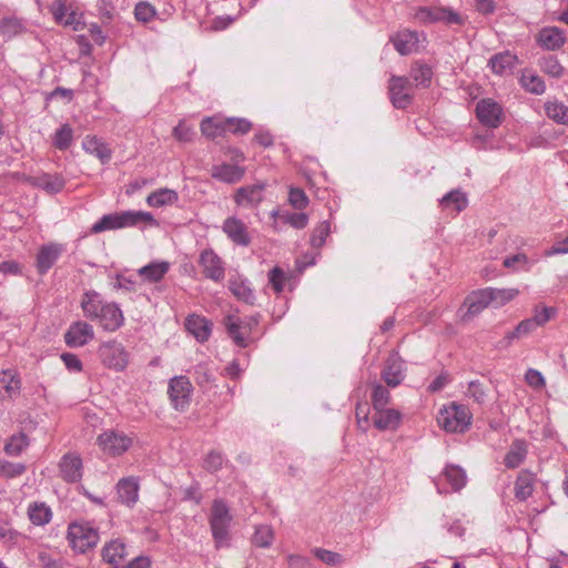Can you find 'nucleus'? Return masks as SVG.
<instances>
[{
    "instance_id": "1",
    "label": "nucleus",
    "mask_w": 568,
    "mask_h": 568,
    "mask_svg": "<svg viewBox=\"0 0 568 568\" xmlns=\"http://www.w3.org/2000/svg\"><path fill=\"white\" fill-rule=\"evenodd\" d=\"M141 224L159 226V222L154 219L152 213L129 210L103 215L92 225L91 233L98 234L105 231L135 227Z\"/></svg>"
},
{
    "instance_id": "2",
    "label": "nucleus",
    "mask_w": 568,
    "mask_h": 568,
    "mask_svg": "<svg viewBox=\"0 0 568 568\" xmlns=\"http://www.w3.org/2000/svg\"><path fill=\"white\" fill-rule=\"evenodd\" d=\"M473 414L463 404L452 402L444 405L437 414V423L447 433H465L469 429Z\"/></svg>"
},
{
    "instance_id": "3",
    "label": "nucleus",
    "mask_w": 568,
    "mask_h": 568,
    "mask_svg": "<svg viewBox=\"0 0 568 568\" xmlns=\"http://www.w3.org/2000/svg\"><path fill=\"white\" fill-rule=\"evenodd\" d=\"M233 516L230 507L222 499H215L212 504L209 524L216 548L230 546V527Z\"/></svg>"
},
{
    "instance_id": "4",
    "label": "nucleus",
    "mask_w": 568,
    "mask_h": 568,
    "mask_svg": "<svg viewBox=\"0 0 568 568\" xmlns=\"http://www.w3.org/2000/svg\"><path fill=\"white\" fill-rule=\"evenodd\" d=\"M67 537L71 548L81 554L95 547L99 541L98 529L88 521L71 523Z\"/></svg>"
},
{
    "instance_id": "5",
    "label": "nucleus",
    "mask_w": 568,
    "mask_h": 568,
    "mask_svg": "<svg viewBox=\"0 0 568 568\" xmlns=\"http://www.w3.org/2000/svg\"><path fill=\"white\" fill-rule=\"evenodd\" d=\"M415 19L424 24L444 22L446 24H462V17L446 7H419L414 14Z\"/></svg>"
},
{
    "instance_id": "6",
    "label": "nucleus",
    "mask_w": 568,
    "mask_h": 568,
    "mask_svg": "<svg viewBox=\"0 0 568 568\" xmlns=\"http://www.w3.org/2000/svg\"><path fill=\"white\" fill-rule=\"evenodd\" d=\"M97 443L105 455L115 457L124 454L133 440L124 433L106 430L99 435Z\"/></svg>"
},
{
    "instance_id": "7",
    "label": "nucleus",
    "mask_w": 568,
    "mask_h": 568,
    "mask_svg": "<svg viewBox=\"0 0 568 568\" xmlns=\"http://www.w3.org/2000/svg\"><path fill=\"white\" fill-rule=\"evenodd\" d=\"M193 386L185 376H175L170 379L168 394L171 404L176 410L184 412L191 402Z\"/></svg>"
},
{
    "instance_id": "8",
    "label": "nucleus",
    "mask_w": 568,
    "mask_h": 568,
    "mask_svg": "<svg viewBox=\"0 0 568 568\" xmlns=\"http://www.w3.org/2000/svg\"><path fill=\"white\" fill-rule=\"evenodd\" d=\"M224 325L234 343L244 347L250 332L257 325V320L255 317L241 318L235 314H229L224 318Z\"/></svg>"
},
{
    "instance_id": "9",
    "label": "nucleus",
    "mask_w": 568,
    "mask_h": 568,
    "mask_svg": "<svg viewBox=\"0 0 568 568\" xmlns=\"http://www.w3.org/2000/svg\"><path fill=\"white\" fill-rule=\"evenodd\" d=\"M99 356L104 366L116 372L123 371L129 362L128 352L118 342L102 344L99 348Z\"/></svg>"
},
{
    "instance_id": "10",
    "label": "nucleus",
    "mask_w": 568,
    "mask_h": 568,
    "mask_svg": "<svg viewBox=\"0 0 568 568\" xmlns=\"http://www.w3.org/2000/svg\"><path fill=\"white\" fill-rule=\"evenodd\" d=\"M476 115L484 125L497 128L503 121V108L490 98L481 99L477 102Z\"/></svg>"
},
{
    "instance_id": "11",
    "label": "nucleus",
    "mask_w": 568,
    "mask_h": 568,
    "mask_svg": "<svg viewBox=\"0 0 568 568\" xmlns=\"http://www.w3.org/2000/svg\"><path fill=\"white\" fill-rule=\"evenodd\" d=\"M199 264L205 277L221 282L225 276V267L221 257L211 248L204 250L200 254Z\"/></svg>"
},
{
    "instance_id": "12",
    "label": "nucleus",
    "mask_w": 568,
    "mask_h": 568,
    "mask_svg": "<svg viewBox=\"0 0 568 568\" xmlns=\"http://www.w3.org/2000/svg\"><path fill=\"white\" fill-rule=\"evenodd\" d=\"M389 95L397 109L406 108L412 101V83L405 77L393 75L389 80Z\"/></svg>"
},
{
    "instance_id": "13",
    "label": "nucleus",
    "mask_w": 568,
    "mask_h": 568,
    "mask_svg": "<svg viewBox=\"0 0 568 568\" xmlns=\"http://www.w3.org/2000/svg\"><path fill=\"white\" fill-rule=\"evenodd\" d=\"M381 377L389 387H397L402 384L405 378V367L398 354L393 353L387 357Z\"/></svg>"
},
{
    "instance_id": "14",
    "label": "nucleus",
    "mask_w": 568,
    "mask_h": 568,
    "mask_svg": "<svg viewBox=\"0 0 568 568\" xmlns=\"http://www.w3.org/2000/svg\"><path fill=\"white\" fill-rule=\"evenodd\" d=\"M94 337L93 327L83 321L74 322L64 334L65 344L70 347H81Z\"/></svg>"
},
{
    "instance_id": "15",
    "label": "nucleus",
    "mask_w": 568,
    "mask_h": 568,
    "mask_svg": "<svg viewBox=\"0 0 568 568\" xmlns=\"http://www.w3.org/2000/svg\"><path fill=\"white\" fill-rule=\"evenodd\" d=\"M64 250V245L59 243L42 245L37 254L36 266L38 272L45 274L55 264Z\"/></svg>"
},
{
    "instance_id": "16",
    "label": "nucleus",
    "mask_w": 568,
    "mask_h": 568,
    "mask_svg": "<svg viewBox=\"0 0 568 568\" xmlns=\"http://www.w3.org/2000/svg\"><path fill=\"white\" fill-rule=\"evenodd\" d=\"M222 230L236 245L247 246L251 243L247 226L242 220L235 216L227 217L223 223Z\"/></svg>"
},
{
    "instance_id": "17",
    "label": "nucleus",
    "mask_w": 568,
    "mask_h": 568,
    "mask_svg": "<svg viewBox=\"0 0 568 568\" xmlns=\"http://www.w3.org/2000/svg\"><path fill=\"white\" fill-rule=\"evenodd\" d=\"M536 42L545 50L555 51L566 43V36L558 27H545L537 33Z\"/></svg>"
},
{
    "instance_id": "18",
    "label": "nucleus",
    "mask_w": 568,
    "mask_h": 568,
    "mask_svg": "<svg viewBox=\"0 0 568 568\" xmlns=\"http://www.w3.org/2000/svg\"><path fill=\"white\" fill-rule=\"evenodd\" d=\"M97 321L103 329L114 332L123 325L124 317L118 304L106 303Z\"/></svg>"
},
{
    "instance_id": "19",
    "label": "nucleus",
    "mask_w": 568,
    "mask_h": 568,
    "mask_svg": "<svg viewBox=\"0 0 568 568\" xmlns=\"http://www.w3.org/2000/svg\"><path fill=\"white\" fill-rule=\"evenodd\" d=\"M60 473L62 478L69 483H77L82 478V460L75 454H67L60 462Z\"/></svg>"
},
{
    "instance_id": "20",
    "label": "nucleus",
    "mask_w": 568,
    "mask_h": 568,
    "mask_svg": "<svg viewBox=\"0 0 568 568\" xmlns=\"http://www.w3.org/2000/svg\"><path fill=\"white\" fill-rule=\"evenodd\" d=\"M489 305H491V296L489 295L487 288L473 292L465 300L464 306L467 307V312L463 315V318L469 320L479 314Z\"/></svg>"
},
{
    "instance_id": "21",
    "label": "nucleus",
    "mask_w": 568,
    "mask_h": 568,
    "mask_svg": "<svg viewBox=\"0 0 568 568\" xmlns=\"http://www.w3.org/2000/svg\"><path fill=\"white\" fill-rule=\"evenodd\" d=\"M518 63L519 60L516 54L510 51H504L494 54L488 61V67L495 74L505 75L511 73Z\"/></svg>"
},
{
    "instance_id": "22",
    "label": "nucleus",
    "mask_w": 568,
    "mask_h": 568,
    "mask_svg": "<svg viewBox=\"0 0 568 568\" xmlns=\"http://www.w3.org/2000/svg\"><path fill=\"white\" fill-rule=\"evenodd\" d=\"M244 173V168L229 163L215 164L211 169L213 179L230 184L241 181Z\"/></svg>"
},
{
    "instance_id": "23",
    "label": "nucleus",
    "mask_w": 568,
    "mask_h": 568,
    "mask_svg": "<svg viewBox=\"0 0 568 568\" xmlns=\"http://www.w3.org/2000/svg\"><path fill=\"white\" fill-rule=\"evenodd\" d=\"M373 420L379 430H396L400 425L402 414L397 409L385 407L375 410Z\"/></svg>"
},
{
    "instance_id": "24",
    "label": "nucleus",
    "mask_w": 568,
    "mask_h": 568,
    "mask_svg": "<svg viewBox=\"0 0 568 568\" xmlns=\"http://www.w3.org/2000/svg\"><path fill=\"white\" fill-rule=\"evenodd\" d=\"M82 148L87 153L97 156L103 164L108 163L112 156L109 145L94 135H87L82 141Z\"/></svg>"
},
{
    "instance_id": "25",
    "label": "nucleus",
    "mask_w": 568,
    "mask_h": 568,
    "mask_svg": "<svg viewBox=\"0 0 568 568\" xmlns=\"http://www.w3.org/2000/svg\"><path fill=\"white\" fill-rule=\"evenodd\" d=\"M126 546L121 539L109 541L102 549V558L114 568L121 567L122 561L126 557Z\"/></svg>"
},
{
    "instance_id": "26",
    "label": "nucleus",
    "mask_w": 568,
    "mask_h": 568,
    "mask_svg": "<svg viewBox=\"0 0 568 568\" xmlns=\"http://www.w3.org/2000/svg\"><path fill=\"white\" fill-rule=\"evenodd\" d=\"M419 37L415 31L404 30L398 32L392 42L396 51L402 55H407L417 50Z\"/></svg>"
},
{
    "instance_id": "27",
    "label": "nucleus",
    "mask_w": 568,
    "mask_h": 568,
    "mask_svg": "<svg viewBox=\"0 0 568 568\" xmlns=\"http://www.w3.org/2000/svg\"><path fill=\"white\" fill-rule=\"evenodd\" d=\"M170 263L166 261H155L138 270V275L144 283H158L169 272Z\"/></svg>"
},
{
    "instance_id": "28",
    "label": "nucleus",
    "mask_w": 568,
    "mask_h": 568,
    "mask_svg": "<svg viewBox=\"0 0 568 568\" xmlns=\"http://www.w3.org/2000/svg\"><path fill=\"white\" fill-rule=\"evenodd\" d=\"M185 327L199 342L207 341L212 332V323L200 315L189 316Z\"/></svg>"
},
{
    "instance_id": "29",
    "label": "nucleus",
    "mask_w": 568,
    "mask_h": 568,
    "mask_svg": "<svg viewBox=\"0 0 568 568\" xmlns=\"http://www.w3.org/2000/svg\"><path fill=\"white\" fill-rule=\"evenodd\" d=\"M119 499L122 504L131 507L139 498V484L133 477L123 478L116 485Z\"/></svg>"
},
{
    "instance_id": "30",
    "label": "nucleus",
    "mask_w": 568,
    "mask_h": 568,
    "mask_svg": "<svg viewBox=\"0 0 568 568\" xmlns=\"http://www.w3.org/2000/svg\"><path fill=\"white\" fill-rule=\"evenodd\" d=\"M263 185H248L240 187L234 196L237 205L241 206H253L262 201Z\"/></svg>"
},
{
    "instance_id": "31",
    "label": "nucleus",
    "mask_w": 568,
    "mask_h": 568,
    "mask_svg": "<svg viewBox=\"0 0 568 568\" xmlns=\"http://www.w3.org/2000/svg\"><path fill=\"white\" fill-rule=\"evenodd\" d=\"M105 304L98 292L88 291L83 294L81 308L87 317L97 320Z\"/></svg>"
},
{
    "instance_id": "32",
    "label": "nucleus",
    "mask_w": 568,
    "mask_h": 568,
    "mask_svg": "<svg viewBox=\"0 0 568 568\" xmlns=\"http://www.w3.org/2000/svg\"><path fill=\"white\" fill-rule=\"evenodd\" d=\"M442 480L449 485L450 490L458 491L465 487L467 483V476L460 466L447 465L443 470Z\"/></svg>"
},
{
    "instance_id": "33",
    "label": "nucleus",
    "mask_w": 568,
    "mask_h": 568,
    "mask_svg": "<svg viewBox=\"0 0 568 568\" xmlns=\"http://www.w3.org/2000/svg\"><path fill=\"white\" fill-rule=\"evenodd\" d=\"M535 489V475L528 470H521L515 481V496L519 500L529 498Z\"/></svg>"
},
{
    "instance_id": "34",
    "label": "nucleus",
    "mask_w": 568,
    "mask_h": 568,
    "mask_svg": "<svg viewBox=\"0 0 568 568\" xmlns=\"http://www.w3.org/2000/svg\"><path fill=\"white\" fill-rule=\"evenodd\" d=\"M179 201L178 193L168 187L159 189L146 197V204L151 207H162L173 205Z\"/></svg>"
},
{
    "instance_id": "35",
    "label": "nucleus",
    "mask_w": 568,
    "mask_h": 568,
    "mask_svg": "<svg viewBox=\"0 0 568 568\" xmlns=\"http://www.w3.org/2000/svg\"><path fill=\"white\" fill-rule=\"evenodd\" d=\"M440 204L445 210H452L455 213H459L467 207L468 199L460 190H453L443 196Z\"/></svg>"
},
{
    "instance_id": "36",
    "label": "nucleus",
    "mask_w": 568,
    "mask_h": 568,
    "mask_svg": "<svg viewBox=\"0 0 568 568\" xmlns=\"http://www.w3.org/2000/svg\"><path fill=\"white\" fill-rule=\"evenodd\" d=\"M519 81L521 87L529 93L542 94L546 90L544 80L531 70H524Z\"/></svg>"
},
{
    "instance_id": "37",
    "label": "nucleus",
    "mask_w": 568,
    "mask_h": 568,
    "mask_svg": "<svg viewBox=\"0 0 568 568\" xmlns=\"http://www.w3.org/2000/svg\"><path fill=\"white\" fill-rule=\"evenodd\" d=\"M30 521L36 526H44L50 523L52 511L44 503H32L28 507Z\"/></svg>"
},
{
    "instance_id": "38",
    "label": "nucleus",
    "mask_w": 568,
    "mask_h": 568,
    "mask_svg": "<svg viewBox=\"0 0 568 568\" xmlns=\"http://www.w3.org/2000/svg\"><path fill=\"white\" fill-rule=\"evenodd\" d=\"M527 456V444L524 440H515L505 456V465L508 468H517Z\"/></svg>"
},
{
    "instance_id": "39",
    "label": "nucleus",
    "mask_w": 568,
    "mask_h": 568,
    "mask_svg": "<svg viewBox=\"0 0 568 568\" xmlns=\"http://www.w3.org/2000/svg\"><path fill=\"white\" fill-rule=\"evenodd\" d=\"M201 132L210 139H215L226 132L225 120L219 116H207L201 122Z\"/></svg>"
},
{
    "instance_id": "40",
    "label": "nucleus",
    "mask_w": 568,
    "mask_h": 568,
    "mask_svg": "<svg viewBox=\"0 0 568 568\" xmlns=\"http://www.w3.org/2000/svg\"><path fill=\"white\" fill-rule=\"evenodd\" d=\"M545 112L552 121L568 125V105L558 100L547 101L545 103Z\"/></svg>"
},
{
    "instance_id": "41",
    "label": "nucleus",
    "mask_w": 568,
    "mask_h": 568,
    "mask_svg": "<svg viewBox=\"0 0 568 568\" xmlns=\"http://www.w3.org/2000/svg\"><path fill=\"white\" fill-rule=\"evenodd\" d=\"M274 530L268 525H258L255 527V531L251 538L254 546L260 548H268L274 541Z\"/></svg>"
},
{
    "instance_id": "42",
    "label": "nucleus",
    "mask_w": 568,
    "mask_h": 568,
    "mask_svg": "<svg viewBox=\"0 0 568 568\" xmlns=\"http://www.w3.org/2000/svg\"><path fill=\"white\" fill-rule=\"evenodd\" d=\"M433 70L429 65L416 62L412 65L410 78L416 87L427 88L430 84Z\"/></svg>"
},
{
    "instance_id": "43",
    "label": "nucleus",
    "mask_w": 568,
    "mask_h": 568,
    "mask_svg": "<svg viewBox=\"0 0 568 568\" xmlns=\"http://www.w3.org/2000/svg\"><path fill=\"white\" fill-rule=\"evenodd\" d=\"M231 292L241 301L253 304L255 296L253 290L246 281L235 278L229 283Z\"/></svg>"
},
{
    "instance_id": "44",
    "label": "nucleus",
    "mask_w": 568,
    "mask_h": 568,
    "mask_svg": "<svg viewBox=\"0 0 568 568\" xmlns=\"http://www.w3.org/2000/svg\"><path fill=\"white\" fill-rule=\"evenodd\" d=\"M489 295L491 296V305L495 307H500L508 302L513 301L518 294L519 291L517 288H487Z\"/></svg>"
},
{
    "instance_id": "45",
    "label": "nucleus",
    "mask_w": 568,
    "mask_h": 568,
    "mask_svg": "<svg viewBox=\"0 0 568 568\" xmlns=\"http://www.w3.org/2000/svg\"><path fill=\"white\" fill-rule=\"evenodd\" d=\"M537 328L538 327L535 325V323L532 322V320L530 317L523 320L521 322H519L517 324L515 329L508 332L505 335V339L507 341V344H510L514 339H519L521 337L528 336L529 334L535 332Z\"/></svg>"
},
{
    "instance_id": "46",
    "label": "nucleus",
    "mask_w": 568,
    "mask_h": 568,
    "mask_svg": "<svg viewBox=\"0 0 568 568\" xmlns=\"http://www.w3.org/2000/svg\"><path fill=\"white\" fill-rule=\"evenodd\" d=\"M557 315V308L552 306L537 305L532 308L530 317L537 327L546 325Z\"/></svg>"
},
{
    "instance_id": "47",
    "label": "nucleus",
    "mask_w": 568,
    "mask_h": 568,
    "mask_svg": "<svg viewBox=\"0 0 568 568\" xmlns=\"http://www.w3.org/2000/svg\"><path fill=\"white\" fill-rule=\"evenodd\" d=\"M73 141V130L69 124L59 128L53 136V144L59 150H67Z\"/></svg>"
},
{
    "instance_id": "48",
    "label": "nucleus",
    "mask_w": 568,
    "mask_h": 568,
    "mask_svg": "<svg viewBox=\"0 0 568 568\" xmlns=\"http://www.w3.org/2000/svg\"><path fill=\"white\" fill-rule=\"evenodd\" d=\"M390 394L389 390L381 385L379 383L375 382L373 384V394H372V403L374 410H379L382 408H385L387 404L389 403Z\"/></svg>"
},
{
    "instance_id": "49",
    "label": "nucleus",
    "mask_w": 568,
    "mask_h": 568,
    "mask_svg": "<svg viewBox=\"0 0 568 568\" xmlns=\"http://www.w3.org/2000/svg\"><path fill=\"white\" fill-rule=\"evenodd\" d=\"M23 24L20 19L9 17L0 21V33L6 38H12L21 33Z\"/></svg>"
},
{
    "instance_id": "50",
    "label": "nucleus",
    "mask_w": 568,
    "mask_h": 568,
    "mask_svg": "<svg viewBox=\"0 0 568 568\" xmlns=\"http://www.w3.org/2000/svg\"><path fill=\"white\" fill-rule=\"evenodd\" d=\"M540 69L544 73L552 77L560 78L564 74V68L556 57L544 58L540 62Z\"/></svg>"
},
{
    "instance_id": "51",
    "label": "nucleus",
    "mask_w": 568,
    "mask_h": 568,
    "mask_svg": "<svg viewBox=\"0 0 568 568\" xmlns=\"http://www.w3.org/2000/svg\"><path fill=\"white\" fill-rule=\"evenodd\" d=\"M29 445V440L27 435L17 434L13 435L9 443L4 446V450L8 455L17 456L19 455L27 446Z\"/></svg>"
},
{
    "instance_id": "52",
    "label": "nucleus",
    "mask_w": 568,
    "mask_h": 568,
    "mask_svg": "<svg viewBox=\"0 0 568 568\" xmlns=\"http://www.w3.org/2000/svg\"><path fill=\"white\" fill-rule=\"evenodd\" d=\"M39 185L49 193H58L64 187V180L59 175H43Z\"/></svg>"
},
{
    "instance_id": "53",
    "label": "nucleus",
    "mask_w": 568,
    "mask_h": 568,
    "mask_svg": "<svg viewBox=\"0 0 568 568\" xmlns=\"http://www.w3.org/2000/svg\"><path fill=\"white\" fill-rule=\"evenodd\" d=\"M465 395L478 404H484L486 400L487 390L478 381H471L468 383Z\"/></svg>"
},
{
    "instance_id": "54",
    "label": "nucleus",
    "mask_w": 568,
    "mask_h": 568,
    "mask_svg": "<svg viewBox=\"0 0 568 568\" xmlns=\"http://www.w3.org/2000/svg\"><path fill=\"white\" fill-rule=\"evenodd\" d=\"M0 385L3 386L8 396L17 394L20 389V381L11 372L0 373Z\"/></svg>"
},
{
    "instance_id": "55",
    "label": "nucleus",
    "mask_w": 568,
    "mask_h": 568,
    "mask_svg": "<svg viewBox=\"0 0 568 568\" xmlns=\"http://www.w3.org/2000/svg\"><path fill=\"white\" fill-rule=\"evenodd\" d=\"M331 231L329 223L327 221H323L316 225L311 236V245L313 247H321L328 236Z\"/></svg>"
},
{
    "instance_id": "56",
    "label": "nucleus",
    "mask_w": 568,
    "mask_h": 568,
    "mask_svg": "<svg viewBox=\"0 0 568 568\" xmlns=\"http://www.w3.org/2000/svg\"><path fill=\"white\" fill-rule=\"evenodd\" d=\"M288 203L295 210H303L307 207L310 200L302 189L291 187L288 191Z\"/></svg>"
},
{
    "instance_id": "57",
    "label": "nucleus",
    "mask_w": 568,
    "mask_h": 568,
    "mask_svg": "<svg viewBox=\"0 0 568 568\" xmlns=\"http://www.w3.org/2000/svg\"><path fill=\"white\" fill-rule=\"evenodd\" d=\"M286 281L287 275L281 267L275 266L270 271L268 282L276 293L283 292Z\"/></svg>"
},
{
    "instance_id": "58",
    "label": "nucleus",
    "mask_w": 568,
    "mask_h": 568,
    "mask_svg": "<svg viewBox=\"0 0 568 568\" xmlns=\"http://www.w3.org/2000/svg\"><path fill=\"white\" fill-rule=\"evenodd\" d=\"M314 556L328 566H338L343 562V558L338 552L326 550L323 548H315Z\"/></svg>"
},
{
    "instance_id": "59",
    "label": "nucleus",
    "mask_w": 568,
    "mask_h": 568,
    "mask_svg": "<svg viewBox=\"0 0 568 568\" xmlns=\"http://www.w3.org/2000/svg\"><path fill=\"white\" fill-rule=\"evenodd\" d=\"M525 382L535 390H540L546 386L544 375L535 368H528L526 371Z\"/></svg>"
},
{
    "instance_id": "60",
    "label": "nucleus",
    "mask_w": 568,
    "mask_h": 568,
    "mask_svg": "<svg viewBox=\"0 0 568 568\" xmlns=\"http://www.w3.org/2000/svg\"><path fill=\"white\" fill-rule=\"evenodd\" d=\"M226 132L244 134L250 131L251 123L246 119L230 118L225 120Z\"/></svg>"
},
{
    "instance_id": "61",
    "label": "nucleus",
    "mask_w": 568,
    "mask_h": 568,
    "mask_svg": "<svg viewBox=\"0 0 568 568\" xmlns=\"http://www.w3.org/2000/svg\"><path fill=\"white\" fill-rule=\"evenodd\" d=\"M135 18L141 22H149L155 16V9L152 4L141 1L134 9Z\"/></svg>"
},
{
    "instance_id": "62",
    "label": "nucleus",
    "mask_w": 568,
    "mask_h": 568,
    "mask_svg": "<svg viewBox=\"0 0 568 568\" xmlns=\"http://www.w3.org/2000/svg\"><path fill=\"white\" fill-rule=\"evenodd\" d=\"M505 267L514 270H527L529 267V260L526 254L518 253L508 256L504 260Z\"/></svg>"
},
{
    "instance_id": "63",
    "label": "nucleus",
    "mask_w": 568,
    "mask_h": 568,
    "mask_svg": "<svg viewBox=\"0 0 568 568\" xmlns=\"http://www.w3.org/2000/svg\"><path fill=\"white\" fill-rule=\"evenodd\" d=\"M49 10L52 13L55 22L61 24L70 11V8L68 7L65 0H55L50 4Z\"/></svg>"
},
{
    "instance_id": "64",
    "label": "nucleus",
    "mask_w": 568,
    "mask_h": 568,
    "mask_svg": "<svg viewBox=\"0 0 568 568\" xmlns=\"http://www.w3.org/2000/svg\"><path fill=\"white\" fill-rule=\"evenodd\" d=\"M173 136L180 142H191L194 135V131L191 126L186 125L184 121H180L179 124L173 129Z\"/></svg>"
}]
</instances>
